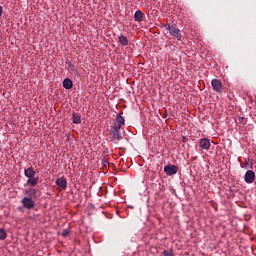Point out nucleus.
I'll return each instance as SVG.
<instances>
[{"mask_svg":"<svg viewBox=\"0 0 256 256\" xmlns=\"http://www.w3.org/2000/svg\"><path fill=\"white\" fill-rule=\"evenodd\" d=\"M163 27L165 28V31L169 32L170 37H174V39H177V41H181V39L183 38L181 30L177 28V26H170L169 24H165Z\"/></svg>","mask_w":256,"mask_h":256,"instance_id":"f03ea898","label":"nucleus"},{"mask_svg":"<svg viewBox=\"0 0 256 256\" xmlns=\"http://www.w3.org/2000/svg\"><path fill=\"white\" fill-rule=\"evenodd\" d=\"M134 21H136L137 23L145 21V14L141 10H137L134 14Z\"/></svg>","mask_w":256,"mask_h":256,"instance_id":"1a4fd4ad","label":"nucleus"},{"mask_svg":"<svg viewBox=\"0 0 256 256\" xmlns=\"http://www.w3.org/2000/svg\"><path fill=\"white\" fill-rule=\"evenodd\" d=\"M244 181L246 183H253V181H255V172L252 171V170H248L246 173H245V176H244Z\"/></svg>","mask_w":256,"mask_h":256,"instance_id":"6e6552de","label":"nucleus"},{"mask_svg":"<svg viewBox=\"0 0 256 256\" xmlns=\"http://www.w3.org/2000/svg\"><path fill=\"white\" fill-rule=\"evenodd\" d=\"M63 87H64V89H71L73 87V81H71V79H69V78L64 79Z\"/></svg>","mask_w":256,"mask_h":256,"instance_id":"2eb2a0df","label":"nucleus"},{"mask_svg":"<svg viewBox=\"0 0 256 256\" xmlns=\"http://www.w3.org/2000/svg\"><path fill=\"white\" fill-rule=\"evenodd\" d=\"M69 236V230L68 229H64L62 231V237H68Z\"/></svg>","mask_w":256,"mask_h":256,"instance_id":"a211bd4d","label":"nucleus"},{"mask_svg":"<svg viewBox=\"0 0 256 256\" xmlns=\"http://www.w3.org/2000/svg\"><path fill=\"white\" fill-rule=\"evenodd\" d=\"M110 135L112 137V143H119L121 139H123V136L121 135V130H113L111 129Z\"/></svg>","mask_w":256,"mask_h":256,"instance_id":"423d86ee","label":"nucleus"},{"mask_svg":"<svg viewBox=\"0 0 256 256\" xmlns=\"http://www.w3.org/2000/svg\"><path fill=\"white\" fill-rule=\"evenodd\" d=\"M24 195L30 197V199H37V190H35V188H28L25 190Z\"/></svg>","mask_w":256,"mask_h":256,"instance_id":"9d476101","label":"nucleus"},{"mask_svg":"<svg viewBox=\"0 0 256 256\" xmlns=\"http://www.w3.org/2000/svg\"><path fill=\"white\" fill-rule=\"evenodd\" d=\"M69 70L70 71H75V65H73V64H71V63H69Z\"/></svg>","mask_w":256,"mask_h":256,"instance_id":"aec40b11","label":"nucleus"},{"mask_svg":"<svg viewBox=\"0 0 256 256\" xmlns=\"http://www.w3.org/2000/svg\"><path fill=\"white\" fill-rule=\"evenodd\" d=\"M109 164V162H107V161H104V165H108Z\"/></svg>","mask_w":256,"mask_h":256,"instance_id":"4be33fe9","label":"nucleus"},{"mask_svg":"<svg viewBox=\"0 0 256 256\" xmlns=\"http://www.w3.org/2000/svg\"><path fill=\"white\" fill-rule=\"evenodd\" d=\"M211 86L213 91H215L216 93H221V91H223V84L220 82L219 79H212Z\"/></svg>","mask_w":256,"mask_h":256,"instance_id":"0eeeda50","label":"nucleus"},{"mask_svg":"<svg viewBox=\"0 0 256 256\" xmlns=\"http://www.w3.org/2000/svg\"><path fill=\"white\" fill-rule=\"evenodd\" d=\"M3 15V7L0 6V17Z\"/></svg>","mask_w":256,"mask_h":256,"instance_id":"412c9836","label":"nucleus"},{"mask_svg":"<svg viewBox=\"0 0 256 256\" xmlns=\"http://www.w3.org/2000/svg\"><path fill=\"white\" fill-rule=\"evenodd\" d=\"M185 139H186V138H185V137H183V138H182V141H185Z\"/></svg>","mask_w":256,"mask_h":256,"instance_id":"5701e85b","label":"nucleus"},{"mask_svg":"<svg viewBox=\"0 0 256 256\" xmlns=\"http://www.w3.org/2000/svg\"><path fill=\"white\" fill-rule=\"evenodd\" d=\"M25 177L28 178L27 185H30L31 187H35L37 183H39V177H35L37 175V172L35 169H33V166H30L29 168L24 170Z\"/></svg>","mask_w":256,"mask_h":256,"instance_id":"f257e3e1","label":"nucleus"},{"mask_svg":"<svg viewBox=\"0 0 256 256\" xmlns=\"http://www.w3.org/2000/svg\"><path fill=\"white\" fill-rule=\"evenodd\" d=\"M24 209H35V200L31 197H24L21 201Z\"/></svg>","mask_w":256,"mask_h":256,"instance_id":"20e7f679","label":"nucleus"},{"mask_svg":"<svg viewBox=\"0 0 256 256\" xmlns=\"http://www.w3.org/2000/svg\"><path fill=\"white\" fill-rule=\"evenodd\" d=\"M122 125H125V118H123L121 114H117L111 129L114 131H121Z\"/></svg>","mask_w":256,"mask_h":256,"instance_id":"7ed1b4c3","label":"nucleus"},{"mask_svg":"<svg viewBox=\"0 0 256 256\" xmlns=\"http://www.w3.org/2000/svg\"><path fill=\"white\" fill-rule=\"evenodd\" d=\"M56 185L60 187V189H67V179L61 177L56 180Z\"/></svg>","mask_w":256,"mask_h":256,"instance_id":"f8f14e48","label":"nucleus"},{"mask_svg":"<svg viewBox=\"0 0 256 256\" xmlns=\"http://www.w3.org/2000/svg\"><path fill=\"white\" fill-rule=\"evenodd\" d=\"M118 41L123 47H127V45H129V39H127L125 35H120L118 37Z\"/></svg>","mask_w":256,"mask_h":256,"instance_id":"4468645a","label":"nucleus"},{"mask_svg":"<svg viewBox=\"0 0 256 256\" xmlns=\"http://www.w3.org/2000/svg\"><path fill=\"white\" fill-rule=\"evenodd\" d=\"M7 239V232L5 229L0 228V241H5Z\"/></svg>","mask_w":256,"mask_h":256,"instance_id":"dca6fc26","label":"nucleus"},{"mask_svg":"<svg viewBox=\"0 0 256 256\" xmlns=\"http://www.w3.org/2000/svg\"><path fill=\"white\" fill-rule=\"evenodd\" d=\"M177 171H179V168L173 164H169L164 167V173L171 177L172 175H177Z\"/></svg>","mask_w":256,"mask_h":256,"instance_id":"39448f33","label":"nucleus"},{"mask_svg":"<svg viewBox=\"0 0 256 256\" xmlns=\"http://www.w3.org/2000/svg\"><path fill=\"white\" fill-rule=\"evenodd\" d=\"M162 255L163 256H175V254H173V251H171V250H164Z\"/></svg>","mask_w":256,"mask_h":256,"instance_id":"f3484780","label":"nucleus"},{"mask_svg":"<svg viewBox=\"0 0 256 256\" xmlns=\"http://www.w3.org/2000/svg\"><path fill=\"white\" fill-rule=\"evenodd\" d=\"M72 123L79 125L81 123V114L74 112L72 114Z\"/></svg>","mask_w":256,"mask_h":256,"instance_id":"ddd939ff","label":"nucleus"},{"mask_svg":"<svg viewBox=\"0 0 256 256\" xmlns=\"http://www.w3.org/2000/svg\"><path fill=\"white\" fill-rule=\"evenodd\" d=\"M238 121H239V123H241L242 125H245V118L240 117V118H238Z\"/></svg>","mask_w":256,"mask_h":256,"instance_id":"6ab92c4d","label":"nucleus"},{"mask_svg":"<svg viewBox=\"0 0 256 256\" xmlns=\"http://www.w3.org/2000/svg\"><path fill=\"white\" fill-rule=\"evenodd\" d=\"M200 147L201 149H205L206 151H209L211 149V142L207 138H203L200 140Z\"/></svg>","mask_w":256,"mask_h":256,"instance_id":"9b49d317","label":"nucleus"}]
</instances>
